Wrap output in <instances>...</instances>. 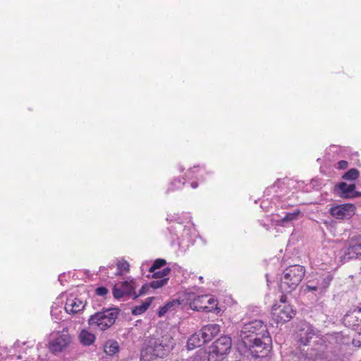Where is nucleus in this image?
I'll use <instances>...</instances> for the list:
<instances>
[{
	"mask_svg": "<svg viewBox=\"0 0 361 361\" xmlns=\"http://www.w3.org/2000/svg\"><path fill=\"white\" fill-rule=\"evenodd\" d=\"M240 337L245 347L256 357L265 356L271 348V339L267 325L262 320L245 324Z\"/></svg>",
	"mask_w": 361,
	"mask_h": 361,
	"instance_id": "nucleus-1",
	"label": "nucleus"
},
{
	"mask_svg": "<svg viewBox=\"0 0 361 361\" xmlns=\"http://www.w3.org/2000/svg\"><path fill=\"white\" fill-rule=\"evenodd\" d=\"M172 347L173 342L169 336L151 338L148 345L141 352L140 361H152L154 358L162 357Z\"/></svg>",
	"mask_w": 361,
	"mask_h": 361,
	"instance_id": "nucleus-2",
	"label": "nucleus"
},
{
	"mask_svg": "<svg viewBox=\"0 0 361 361\" xmlns=\"http://www.w3.org/2000/svg\"><path fill=\"white\" fill-rule=\"evenodd\" d=\"M305 269L300 265H292L285 269L280 279V288L283 292L290 293L302 281Z\"/></svg>",
	"mask_w": 361,
	"mask_h": 361,
	"instance_id": "nucleus-3",
	"label": "nucleus"
},
{
	"mask_svg": "<svg viewBox=\"0 0 361 361\" xmlns=\"http://www.w3.org/2000/svg\"><path fill=\"white\" fill-rule=\"evenodd\" d=\"M136 287L135 279L131 276L116 279L114 284V299L125 301L133 298Z\"/></svg>",
	"mask_w": 361,
	"mask_h": 361,
	"instance_id": "nucleus-4",
	"label": "nucleus"
},
{
	"mask_svg": "<svg viewBox=\"0 0 361 361\" xmlns=\"http://www.w3.org/2000/svg\"><path fill=\"white\" fill-rule=\"evenodd\" d=\"M231 348V340L228 336H221L209 347L208 361H220Z\"/></svg>",
	"mask_w": 361,
	"mask_h": 361,
	"instance_id": "nucleus-5",
	"label": "nucleus"
},
{
	"mask_svg": "<svg viewBox=\"0 0 361 361\" xmlns=\"http://www.w3.org/2000/svg\"><path fill=\"white\" fill-rule=\"evenodd\" d=\"M71 341V336L67 330L53 332L50 334L49 348L54 353H61L70 345Z\"/></svg>",
	"mask_w": 361,
	"mask_h": 361,
	"instance_id": "nucleus-6",
	"label": "nucleus"
},
{
	"mask_svg": "<svg viewBox=\"0 0 361 361\" xmlns=\"http://www.w3.org/2000/svg\"><path fill=\"white\" fill-rule=\"evenodd\" d=\"M88 324L101 331H105L113 325V309L108 308L90 316Z\"/></svg>",
	"mask_w": 361,
	"mask_h": 361,
	"instance_id": "nucleus-7",
	"label": "nucleus"
},
{
	"mask_svg": "<svg viewBox=\"0 0 361 361\" xmlns=\"http://www.w3.org/2000/svg\"><path fill=\"white\" fill-rule=\"evenodd\" d=\"M332 279L333 276L330 272H323L309 281L306 285V288L308 290L314 291L319 295H322L326 291Z\"/></svg>",
	"mask_w": 361,
	"mask_h": 361,
	"instance_id": "nucleus-8",
	"label": "nucleus"
},
{
	"mask_svg": "<svg viewBox=\"0 0 361 361\" xmlns=\"http://www.w3.org/2000/svg\"><path fill=\"white\" fill-rule=\"evenodd\" d=\"M295 314L293 307L286 303L275 304L272 307V319L278 324H283L290 321Z\"/></svg>",
	"mask_w": 361,
	"mask_h": 361,
	"instance_id": "nucleus-9",
	"label": "nucleus"
},
{
	"mask_svg": "<svg viewBox=\"0 0 361 361\" xmlns=\"http://www.w3.org/2000/svg\"><path fill=\"white\" fill-rule=\"evenodd\" d=\"M361 255V236H355L350 239L348 246L341 256V262H345Z\"/></svg>",
	"mask_w": 361,
	"mask_h": 361,
	"instance_id": "nucleus-10",
	"label": "nucleus"
},
{
	"mask_svg": "<svg viewBox=\"0 0 361 361\" xmlns=\"http://www.w3.org/2000/svg\"><path fill=\"white\" fill-rule=\"evenodd\" d=\"M356 207L353 204H343L331 207V215L337 219H348L355 214Z\"/></svg>",
	"mask_w": 361,
	"mask_h": 361,
	"instance_id": "nucleus-11",
	"label": "nucleus"
},
{
	"mask_svg": "<svg viewBox=\"0 0 361 361\" xmlns=\"http://www.w3.org/2000/svg\"><path fill=\"white\" fill-rule=\"evenodd\" d=\"M185 298L190 301V307L191 309L197 311L210 312L211 307L206 305V299L207 295L195 296L192 293L185 294Z\"/></svg>",
	"mask_w": 361,
	"mask_h": 361,
	"instance_id": "nucleus-12",
	"label": "nucleus"
},
{
	"mask_svg": "<svg viewBox=\"0 0 361 361\" xmlns=\"http://www.w3.org/2000/svg\"><path fill=\"white\" fill-rule=\"evenodd\" d=\"M299 342L303 345H307L312 339L317 338V331L310 324L303 323L298 332Z\"/></svg>",
	"mask_w": 361,
	"mask_h": 361,
	"instance_id": "nucleus-13",
	"label": "nucleus"
},
{
	"mask_svg": "<svg viewBox=\"0 0 361 361\" xmlns=\"http://www.w3.org/2000/svg\"><path fill=\"white\" fill-rule=\"evenodd\" d=\"M298 185V182L296 180L284 178L283 179H278L271 186V188L275 189L277 188L280 190V192L283 194L290 191L293 189H296Z\"/></svg>",
	"mask_w": 361,
	"mask_h": 361,
	"instance_id": "nucleus-14",
	"label": "nucleus"
},
{
	"mask_svg": "<svg viewBox=\"0 0 361 361\" xmlns=\"http://www.w3.org/2000/svg\"><path fill=\"white\" fill-rule=\"evenodd\" d=\"M85 306L84 302L78 298H69L67 299L65 310L68 314H76L82 311Z\"/></svg>",
	"mask_w": 361,
	"mask_h": 361,
	"instance_id": "nucleus-15",
	"label": "nucleus"
},
{
	"mask_svg": "<svg viewBox=\"0 0 361 361\" xmlns=\"http://www.w3.org/2000/svg\"><path fill=\"white\" fill-rule=\"evenodd\" d=\"M338 188L343 197L352 198L361 196V192L355 191V184H347L346 183L342 182L338 184Z\"/></svg>",
	"mask_w": 361,
	"mask_h": 361,
	"instance_id": "nucleus-16",
	"label": "nucleus"
},
{
	"mask_svg": "<svg viewBox=\"0 0 361 361\" xmlns=\"http://www.w3.org/2000/svg\"><path fill=\"white\" fill-rule=\"evenodd\" d=\"M220 331V326L218 324H212L204 326L201 329L202 338L206 341H209L214 336H215Z\"/></svg>",
	"mask_w": 361,
	"mask_h": 361,
	"instance_id": "nucleus-17",
	"label": "nucleus"
},
{
	"mask_svg": "<svg viewBox=\"0 0 361 361\" xmlns=\"http://www.w3.org/2000/svg\"><path fill=\"white\" fill-rule=\"evenodd\" d=\"M361 307H357L352 312L346 314L344 320L349 325L360 326L361 324Z\"/></svg>",
	"mask_w": 361,
	"mask_h": 361,
	"instance_id": "nucleus-18",
	"label": "nucleus"
},
{
	"mask_svg": "<svg viewBox=\"0 0 361 361\" xmlns=\"http://www.w3.org/2000/svg\"><path fill=\"white\" fill-rule=\"evenodd\" d=\"M78 338L80 342L85 346L93 344L96 339L94 334L86 329L80 331Z\"/></svg>",
	"mask_w": 361,
	"mask_h": 361,
	"instance_id": "nucleus-19",
	"label": "nucleus"
},
{
	"mask_svg": "<svg viewBox=\"0 0 361 361\" xmlns=\"http://www.w3.org/2000/svg\"><path fill=\"white\" fill-rule=\"evenodd\" d=\"M181 302L178 299H174L168 302L164 306L161 307L158 312V316L161 317L167 312L176 311L180 305Z\"/></svg>",
	"mask_w": 361,
	"mask_h": 361,
	"instance_id": "nucleus-20",
	"label": "nucleus"
},
{
	"mask_svg": "<svg viewBox=\"0 0 361 361\" xmlns=\"http://www.w3.org/2000/svg\"><path fill=\"white\" fill-rule=\"evenodd\" d=\"M130 264L129 263L123 259H118L116 262V271L114 272V275L118 278L126 277L125 276L129 273Z\"/></svg>",
	"mask_w": 361,
	"mask_h": 361,
	"instance_id": "nucleus-21",
	"label": "nucleus"
},
{
	"mask_svg": "<svg viewBox=\"0 0 361 361\" xmlns=\"http://www.w3.org/2000/svg\"><path fill=\"white\" fill-rule=\"evenodd\" d=\"M206 342L203 338H202L201 331L195 333L192 335L188 341V347L189 349H192L197 347H200L204 345Z\"/></svg>",
	"mask_w": 361,
	"mask_h": 361,
	"instance_id": "nucleus-22",
	"label": "nucleus"
},
{
	"mask_svg": "<svg viewBox=\"0 0 361 361\" xmlns=\"http://www.w3.org/2000/svg\"><path fill=\"white\" fill-rule=\"evenodd\" d=\"M153 300V297L147 298L141 305H137L133 309L132 314L133 315L142 314L149 308Z\"/></svg>",
	"mask_w": 361,
	"mask_h": 361,
	"instance_id": "nucleus-23",
	"label": "nucleus"
},
{
	"mask_svg": "<svg viewBox=\"0 0 361 361\" xmlns=\"http://www.w3.org/2000/svg\"><path fill=\"white\" fill-rule=\"evenodd\" d=\"M301 214L299 209H295L293 212L286 213L285 216L280 220L281 224L291 222L298 219V216Z\"/></svg>",
	"mask_w": 361,
	"mask_h": 361,
	"instance_id": "nucleus-24",
	"label": "nucleus"
},
{
	"mask_svg": "<svg viewBox=\"0 0 361 361\" xmlns=\"http://www.w3.org/2000/svg\"><path fill=\"white\" fill-rule=\"evenodd\" d=\"M359 177V171L355 169H351L343 175V178L352 181L357 179Z\"/></svg>",
	"mask_w": 361,
	"mask_h": 361,
	"instance_id": "nucleus-25",
	"label": "nucleus"
},
{
	"mask_svg": "<svg viewBox=\"0 0 361 361\" xmlns=\"http://www.w3.org/2000/svg\"><path fill=\"white\" fill-rule=\"evenodd\" d=\"M185 181H183L182 179L180 178H176V179H174L171 183V185H170V188H169V190H180V189H182L183 187L185 185Z\"/></svg>",
	"mask_w": 361,
	"mask_h": 361,
	"instance_id": "nucleus-26",
	"label": "nucleus"
},
{
	"mask_svg": "<svg viewBox=\"0 0 361 361\" xmlns=\"http://www.w3.org/2000/svg\"><path fill=\"white\" fill-rule=\"evenodd\" d=\"M166 264V262L165 259H156L153 264L150 267L149 271V272H154L157 269L161 268V267L164 266Z\"/></svg>",
	"mask_w": 361,
	"mask_h": 361,
	"instance_id": "nucleus-27",
	"label": "nucleus"
},
{
	"mask_svg": "<svg viewBox=\"0 0 361 361\" xmlns=\"http://www.w3.org/2000/svg\"><path fill=\"white\" fill-rule=\"evenodd\" d=\"M169 281L168 278H164L160 280H155L150 283V287L157 289L165 286Z\"/></svg>",
	"mask_w": 361,
	"mask_h": 361,
	"instance_id": "nucleus-28",
	"label": "nucleus"
},
{
	"mask_svg": "<svg viewBox=\"0 0 361 361\" xmlns=\"http://www.w3.org/2000/svg\"><path fill=\"white\" fill-rule=\"evenodd\" d=\"M171 271V269L169 267L164 268L162 271H154L153 272V278L154 279H164L166 276L169 275Z\"/></svg>",
	"mask_w": 361,
	"mask_h": 361,
	"instance_id": "nucleus-29",
	"label": "nucleus"
},
{
	"mask_svg": "<svg viewBox=\"0 0 361 361\" xmlns=\"http://www.w3.org/2000/svg\"><path fill=\"white\" fill-rule=\"evenodd\" d=\"M314 361H342L340 357L337 355L334 356H326L324 358L322 357V355H319L315 357Z\"/></svg>",
	"mask_w": 361,
	"mask_h": 361,
	"instance_id": "nucleus-30",
	"label": "nucleus"
},
{
	"mask_svg": "<svg viewBox=\"0 0 361 361\" xmlns=\"http://www.w3.org/2000/svg\"><path fill=\"white\" fill-rule=\"evenodd\" d=\"M104 350L106 355H113V341H107L104 347Z\"/></svg>",
	"mask_w": 361,
	"mask_h": 361,
	"instance_id": "nucleus-31",
	"label": "nucleus"
},
{
	"mask_svg": "<svg viewBox=\"0 0 361 361\" xmlns=\"http://www.w3.org/2000/svg\"><path fill=\"white\" fill-rule=\"evenodd\" d=\"M148 289H149V286L147 284H145L142 286V288L140 290L138 293H136V292L134 290V293L133 295V298L136 299L139 296L145 294L147 293V291L148 290Z\"/></svg>",
	"mask_w": 361,
	"mask_h": 361,
	"instance_id": "nucleus-32",
	"label": "nucleus"
},
{
	"mask_svg": "<svg viewBox=\"0 0 361 361\" xmlns=\"http://www.w3.org/2000/svg\"><path fill=\"white\" fill-rule=\"evenodd\" d=\"M95 293L97 295L104 296L108 293V289L105 287H99L95 290Z\"/></svg>",
	"mask_w": 361,
	"mask_h": 361,
	"instance_id": "nucleus-33",
	"label": "nucleus"
},
{
	"mask_svg": "<svg viewBox=\"0 0 361 361\" xmlns=\"http://www.w3.org/2000/svg\"><path fill=\"white\" fill-rule=\"evenodd\" d=\"M310 185L312 188L317 189L321 185V180L317 178H313L310 182Z\"/></svg>",
	"mask_w": 361,
	"mask_h": 361,
	"instance_id": "nucleus-34",
	"label": "nucleus"
},
{
	"mask_svg": "<svg viewBox=\"0 0 361 361\" xmlns=\"http://www.w3.org/2000/svg\"><path fill=\"white\" fill-rule=\"evenodd\" d=\"M206 300V305L211 307V310L214 308V306H216V300L212 298H209L207 296V298Z\"/></svg>",
	"mask_w": 361,
	"mask_h": 361,
	"instance_id": "nucleus-35",
	"label": "nucleus"
},
{
	"mask_svg": "<svg viewBox=\"0 0 361 361\" xmlns=\"http://www.w3.org/2000/svg\"><path fill=\"white\" fill-rule=\"evenodd\" d=\"M348 166V162L345 160H341L338 162V168L340 169H344Z\"/></svg>",
	"mask_w": 361,
	"mask_h": 361,
	"instance_id": "nucleus-36",
	"label": "nucleus"
},
{
	"mask_svg": "<svg viewBox=\"0 0 361 361\" xmlns=\"http://www.w3.org/2000/svg\"><path fill=\"white\" fill-rule=\"evenodd\" d=\"M283 303H286V295H281V297L279 304H283Z\"/></svg>",
	"mask_w": 361,
	"mask_h": 361,
	"instance_id": "nucleus-37",
	"label": "nucleus"
},
{
	"mask_svg": "<svg viewBox=\"0 0 361 361\" xmlns=\"http://www.w3.org/2000/svg\"><path fill=\"white\" fill-rule=\"evenodd\" d=\"M114 354H116L118 351V345L116 342H114Z\"/></svg>",
	"mask_w": 361,
	"mask_h": 361,
	"instance_id": "nucleus-38",
	"label": "nucleus"
},
{
	"mask_svg": "<svg viewBox=\"0 0 361 361\" xmlns=\"http://www.w3.org/2000/svg\"><path fill=\"white\" fill-rule=\"evenodd\" d=\"M190 186L192 188H196L198 186V183L195 181H193L190 183Z\"/></svg>",
	"mask_w": 361,
	"mask_h": 361,
	"instance_id": "nucleus-39",
	"label": "nucleus"
},
{
	"mask_svg": "<svg viewBox=\"0 0 361 361\" xmlns=\"http://www.w3.org/2000/svg\"><path fill=\"white\" fill-rule=\"evenodd\" d=\"M338 149V147L337 146H331L329 148V151H334V150H335V152H336Z\"/></svg>",
	"mask_w": 361,
	"mask_h": 361,
	"instance_id": "nucleus-40",
	"label": "nucleus"
},
{
	"mask_svg": "<svg viewBox=\"0 0 361 361\" xmlns=\"http://www.w3.org/2000/svg\"><path fill=\"white\" fill-rule=\"evenodd\" d=\"M114 314H117V313L118 312L119 309H118V308H116V307H114Z\"/></svg>",
	"mask_w": 361,
	"mask_h": 361,
	"instance_id": "nucleus-41",
	"label": "nucleus"
},
{
	"mask_svg": "<svg viewBox=\"0 0 361 361\" xmlns=\"http://www.w3.org/2000/svg\"><path fill=\"white\" fill-rule=\"evenodd\" d=\"M337 156H345V154H338Z\"/></svg>",
	"mask_w": 361,
	"mask_h": 361,
	"instance_id": "nucleus-42",
	"label": "nucleus"
},
{
	"mask_svg": "<svg viewBox=\"0 0 361 361\" xmlns=\"http://www.w3.org/2000/svg\"><path fill=\"white\" fill-rule=\"evenodd\" d=\"M144 266H145V264H142V267H141L142 269H143Z\"/></svg>",
	"mask_w": 361,
	"mask_h": 361,
	"instance_id": "nucleus-43",
	"label": "nucleus"
}]
</instances>
